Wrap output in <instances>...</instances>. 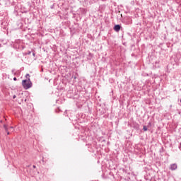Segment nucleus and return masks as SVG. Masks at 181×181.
Wrapping results in <instances>:
<instances>
[{
  "mask_svg": "<svg viewBox=\"0 0 181 181\" xmlns=\"http://www.w3.org/2000/svg\"><path fill=\"white\" fill-rule=\"evenodd\" d=\"M72 78H74V80H76V78H77V77H76V76H72Z\"/></svg>",
  "mask_w": 181,
  "mask_h": 181,
  "instance_id": "11",
  "label": "nucleus"
},
{
  "mask_svg": "<svg viewBox=\"0 0 181 181\" xmlns=\"http://www.w3.org/2000/svg\"><path fill=\"white\" fill-rule=\"evenodd\" d=\"M33 168L34 169H36V165H33Z\"/></svg>",
  "mask_w": 181,
  "mask_h": 181,
  "instance_id": "13",
  "label": "nucleus"
},
{
  "mask_svg": "<svg viewBox=\"0 0 181 181\" xmlns=\"http://www.w3.org/2000/svg\"><path fill=\"white\" fill-rule=\"evenodd\" d=\"M177 169V164L173 163L170 165V170H176Z\"/></svg>",
  "mask_w": 181,
  "mask_h": 181,
  "instance_id": "2",
  "label": "nucleus"
},
{
  "mask_svg": "<svg viewBox=\"0 0 181 181\" xmlns=\"http://www.w3.org/2000/svg\"><path fill=\"white\" fill-rule=\"evenodd\" d=\"M25 77L29 79V78H28V77H29V74H27L25 75Z\"/></svg>",
  "mask_w": 181,
  "mask_h": 181,
  "instance_id": "7",
  "label": "nucleus"
},
{
  "mask_svg": "<svg viewBox=\"0 0 181 181\" xmlns=\"http://www.w3.org/2000/svg\"><path fill=\"white\" fill-rule=\"evenodd\" d=\"M11 73L13 76H18V74H19V71H15V69H12Z\"/></svg>",
  "mask_w": 181,
  "mask_h": 181,
  "instance_id": "4",
  "label": "nucleus"
},
{
  "mask_svg": "<svg viewBox=\"0 0 181 181\" xmlns=\"http://www.w3.org/2000/svg\"><path fill=\"white\" fill-rule=\"evenodd\" d=\"M11 129H13V127H10L9 131H11Z\"/></svg>",
  "mask_w": 181,
  "mask_h": 181,
  "instance_id": "8",
  "label": "nucleus"
},
{
  "mask_svg": "<svg viewBox=\"0 0 181 181\" xmlns=\"http://www.w3.org/2000/svg\"><path fill=\"white\" fill-rule=\"evenodd\" d=\"M4 128L6 131V132H7V135H9V131H8V126L6 124H4Z\"/></svg>",
  "mask_w": 181,
  "mask_h": 181,
  "instance_id": "5",
  "label": "nucleus"
},
{
  "mask_svg": "<svg viewBox=\"0 0 181 181\" xmlns=\"http://www.w3.org/2000/svg\"><path fill=\"white\" fill-rule=\"evenodd\" d=\"M13 99L16 98V95H14L13 96Z\"/></svg>",
  "mask_w": 181,
  "mask_h": 181,
  "instance_id": "12",
  "label": "nucleus"
},
{
  "mask_svg": "<svg viewBox=\"0 0 181 181\" xmlns=\"http://www.w3.org/2000/svg\"><path fill=\"white\" fill-rule=\"evenodd\" d=\"M143 130L148 131V127H146V126H144L143 127Z\"/></svg>",
  "mask_w": 181,
  "mask_h": 181,
  "instance_id": "6",
  "label": "nucleus"
},
{
  "mask_svg": "<svg viewBox=\"0 0 181 181\" xmlns=\"http://www.w3.org/2000/svg\"><path fill=\"white\" fill-rule=\"evenodd\" d=\"M114 30H115V32H119V30H121V25H115Z\"/></svg>",
  "mask_w": 181,
  "mask_h": 181,
  "instance_id": "3",
  "label": "nucleus"
},
{
  "mask_svg": "<svg viewBox=\"0 0 181 181\" xmlns=\"http://www.w3.org/2000/svg\"><path fill=\"white\" fill-rule=\"evenodd\" d=\"M22 86L25 90H29V88L32 87V81H30V78L23 80Z\"/></svg>",
  "mask_w": 181,
  "mask_h": 181,
  "instance_id": "1",
  "label": "nucleus"
},
{
  "mask_svg": "<svg viewBox=\"0 0 181 181\" xmlns=\"http://www.w3.org/2000/svg\"><path fill=\"white\" fill-rule=\"evenodd\" d=\"M16 80H18V79L16 78V77H14V78H13V81H16Z\"/></svg>",
  "mask_w": 181,
  "mask_h": 181,
  "instance_id": "10",
  "label": "nucleus"
},
{
  "mask_svg": "<svg viewBox=\"0 0 181 181\" xmlns=\"http://www.w3.org/2000/svg\"><path fill=\"white\" fill-rule=\"evenodd\" d=\"M33 56H34V57H35V56H36V53L33 52Z\"/></svg>",
  "mask_w": 181,
  "mask_h": 181,
  "instance_id": "9",
  "label": "nucleus"
},
{
  "mask_svg": "<svg viewBox=\"0 0 181 181\" xmlns=\"http://www.w3.org/2000/svg\"><path fill=\"white\" fill-rule=\"evenodd\" d=\"M30 53H32V52H28V54H30Z\"/></svg>",
  "mask_w": 181,
  "mask_h": 181,
  "instance_id": "14",
  "label": "nucleus"
}]
</instances>
